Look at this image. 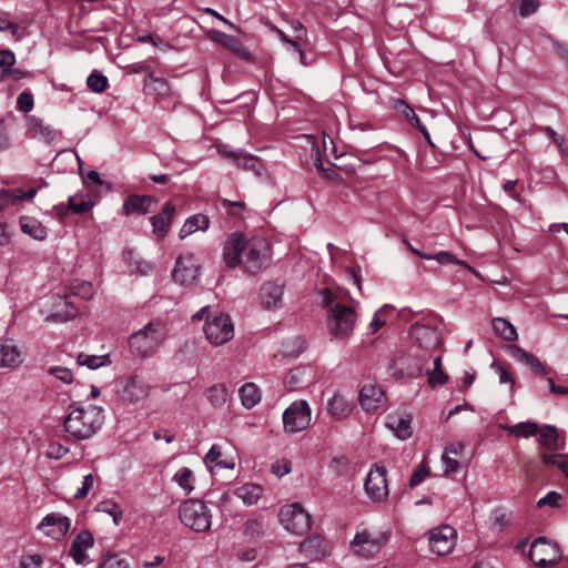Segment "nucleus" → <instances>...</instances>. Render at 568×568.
<instances>
[{
  "label": "nucleus",
  "instance_id": "nucleus-1",
  "mask_svg": "<svg viewBox=\"0 0 568 568\" xmlns=\"http://www.w3.org/2000/svg\"><path fill=\"white\" fill-rule=\"evenodd\" d=\"M321 305L326 310V326L335 339L348 338L355 329L357 302L347 291L323 288L320 291Z\"/></svg>",
  "mask_w": 568,
  "mask_h": 568
},
{
  "label": "nucleus",
  "instance_id": "nucleus-2",
  "mask_svg": "<svg viewBox=\"0 0 568 568\" xmlns=\"http://www.w3.org/2000/svg\"><path fill=\"white\" fill-rule=\"evenodd\" d=\"M104 419V410L100 406H70L63 427L73 439L87 440L102 428Z\"/></svg>",
  "mask_w": 568,
  "mask_h": 568
},
{
  "label": "nucleus",
  "instance_id": "nucleus-3",
  "mask_svg": "<svg viewBox=\"0 0 568 568\" xmlns=\"http://www.w3.org/2000/svg\"><path fill=\"white\" fill-rule=\"evenodd\" d=\"M209 306H203L192 316V321L205 318L203 332L213 346H221L234 337V325L231 317L224 313H209Z\"/></svg>",
  "mask_w": 568,
  "mask_h": 568
},
{
  "label": "nucleus",
  "instance_id": "nucleus-4",
  "mask_svg": "<svg viewBox=\"0 0 568 568\" xmlns=\"http://www.w3.org/2000/svg\"><path fill=\"white\" fill-rule=\"evenodd\" d=\"M41 314L48 323H64L77 317L79 306L67 290L59 288L42 300Z\"/></svg>",
  "mask_w": 568,
  "mask_h": 568
},
{
  "label": "nucleus",
  "instance_id": "nucleus-5",
  "mask_svg": "<svg viewBox=\"0 0 568 568\" xmlns=\"http://www.w3.org/2000/svg\"><path fill=\"white\" fill-rule=\"evenodd\" d=\"M166 332L160 322H150L129 338L131 352L140 357L152 355L165 339Z\"/></svg>",
  "mask_w": 568,
  "mask_h": 568
},
{
  "label": "nucleus",
  "instance_id": "nucleus-6",
  "mask_svg": "<svg viewBox=\"0 0 568 568\" xmlns=\"http://www.w3.org/2000/svg\"><path fill=\"white\" fill-rule=\"evenodd\" d=\"M409 334L414 345L423 352V354H415L422 361L432 358V353L442 345V334L436 318L430 320L429 323H415L412 325Z\"/></svg>",
  "mask_w": 568,
  "mask_h": 568
},
{
  "label": "nucleus",
  "instance_id": "nucleus-7",
  "mask_svg": "<svg viewBox=\"0 0 568 568\" xmlns=\"http://www.w3.org/2000/svg\"><path fill=\"white\" fill-rule=\"evenodd\" d=\"M180 520L194 531L203 532L211 527V514L199 499H187L180 506Z\"/></svg>",
  "mask_w": 568,
  "mask_h": 568
},
{
  "label": "nucleus",
  "instance_id": "nucleus-8",
  "mask_svg": "<svg viewBox=\"0 0 568 568\" xmlns=\"http://www.w3.org/2000/svg\"><path fill=\"white\" fill-rule=\"evenodd\" d=\"M312 420V410L306 400L293 402L283 413V428L287 434L306 429Z\"/></svg>",
  "mask_w": 568,
  "mask_h": 568
},
{
  "label": "nucleus",
  "instance_id": "nucleus-9",
  "mask_svg": "<svg viewBox=\"0 0 568 568\" xmlns=\"http://www.w3.org/2000/svg\"><path fill=\"white\" fill-rule=\"evenodd\" d=\"M278 517L283 527L292 534L304 535L311 529V516L298 503L283 507Z\"/></svg>",
  "mask_w": 568,
  "mask_h": 568
},
{
  "label": "nucleus",
  "instance_id": "nucleus-10",
  "mask_svg": "<svg viewBox=\"0 0 568 568\" xmlns=\"http://www.w3.org/2000/svg\"><path fill=\"white\" fill-rule=\"evenodd\" d=\"M429 551L437 556L449 555L457 542V531L449 525H440L427 532Z\"/></svg>",
  "mask_w": 568,
  "mask_h": 568
},
{
  "label": "nucleus",
  "instance_id": "nucleus-11",
  "mask_svg": "<svg viewBox=\"0 0 568 568\" xmlns=\"http://www.w3.org/2000/svg\"><path fill=\"white\" fill-rule=\"evenodd\" d=\"M386 476V468L379 464H374L368 471L364 488L372 501L381 503L387 499L389 489Z\"/></svg>",
  "mask_w": 568,
  "mask_h": 568
},
{
  "label": "nucleus",
  "instance_id": "nucleus-12",
  "mask_svg": "<svg viewBox=\"0 0 568 568\" xmlns=\"http://www.w3.org/2000/svg\"><path fill=\"white\" fill-rule=\"evenodd\" d=\"M267 252L268 245L263 239L247 240L241 264L247 272L256 273L264 266Z\"/></svg>",
  "mask_w": 568,
  "mask_h": 568
},
{
  "label": "nucleus",
  "instance_id": "nucleus-13",
  "mask_svg": "<svg viewBox=\"0 0 568 568\" xmlns=\"http://www.w3.org/2000/svg\"><path fill=\"white\" fill-rule=\"evenodd\" d=\"M560 556L558 546L544 537L537 538L530 546L529 557L539 567L555 564Z\"/></svg>",
  "mask_w": 568,
  "mask_h": 568
},
{
  "label": "nucleus",
  "instance_id": "nucleus-14",
  "mask_svg": "<svg viewBox=\"0 0 568 568\" xmlns=\"http://www.w3.org/2000/svg\"><path fill=\"white\" fill-rule=\"evenodd\" d=\"M71 527V521L68 517L60 513L48 514L37 526L45 537L53 540H61L65 537Z\"/></svg>",
  "mask_w": 568,
  "mask_h": 568
},
{
  "label": "nucleus",
  "instance_id": "nucleus-15",
  "mask_svg": "<svg viewBox=\"0 0 568 568\" xmlns=\"http://www.w3.org/2000/svg\"><path fill=\"white\" fill-rule=\"evenodd\" d=\"M199 275V265L192 254L180 256L172 271V277L182 285L192 284Z\"/></svg>",
  "mask_w": 568,
  "mask_h": 568
},
{
  "label": "nucleus",
  "instance_id": "nucleus-16",
  "mask_svg": "<svg viewBox=\"0 0 568 568\" xmlns=\"http://www.w3.org/2000/svg\"><path fill=\"white\" fill-rule=\"evenodd\" d=\"M246 241V237L241 233H233L226 240L223 247V260L229 267L234 268L241 264Z\"/></svg>",
  "mask_w": 568,
  "mask_h": 568
},
{
  "label": "nucleus",
  "instance_id": "nucleus-17",
  "mask_svg": "<svg viewBox=\"0 0 568 568\" xmlns=\"http://www.w3.org/2000/svg\"><path fill=\"white\" fill-rule=\"evenodd\" d=\"M359 405L367 413L384 409L386 397L383 389L376 384L364 385L359 392Z\"/></svg>",
  "mask_w": 568,
  "mask_h": 568
},
{
  "label": "nucleus",
  "instance_id": "nucleus-18",
  "mask_svg": "<svg viewBox=\"0 0 568 568\" xmlns=\"http://www.w3.org/2000/svg\"><path fill=\"white\" fill-rule=\"evenodd\" d=\"M352 550L364 558L378 554L383 547L382 540L366 530L357 532L351 542Z\"/></svg>",
  "mask_w": 568,
  "mask_h": 568
},
{
  "label": "nucleus",
  "instance_id": "nucleus-19",
  "mask_svg": "<svg viewBox=\"0 0 568 568\" xmlns=\"http://www.w3.org/2000/svg\"><path fill=\"white\" fill-rule=\"evenodd\" d=\"M206 37L214 43L221 44L236 55L251 60V53L244 48L242 42L234 36L226 34L222 31L212 29L206 32Z\"/></svg>",
  "mask_w": 568,
  "mask_h": 568
},
{
  "label": "nucleus",
  "instance_id": "nucleus-20",
  "mask_svg": "<svg viewBox=\"0 0 568 568\" xmlns=\"http://www.w3.org/2000/svg\"><path fill=\"white\" fill-rule=\"evenodd\" d=\"M386 426L402 440L412 436V416L407 413L395 412L388 414Z\"/></svg>",
  "mask_w": 568,
  "mask_h": 568
},
{
  "label": "nucleus",
  "instance_id": "nucleus-21",
  "mask_svg": "<svg viewBox=\"0 0 568 568\" xmlns=\"http://www.w3.org/2000/svg\"><path fill=\"white\" fill-rule=\"evenodd\" d=\"M150 386L138 377H130L122 392L121 398L130 404H136L149 396Z\"/></svg>",
  "mask_w": 568,
  "mask_h": 568
},
{
  "label": "nucleus",
  "instance_id": "nucleus-22",
  "mask_svg": "<svg viewBox=\"0 0 568 568\" xmlns=\"http://www.w3.org/2000/svg\"><path fill=\"white\" fill-rule=\"evenodd\" d=\"M175 214V207L171 203H166L162 211L152 216L151 224H152V232L159 240H163L170 227L173 220V216Z\"/></svg>",
  "mask_w": 568,
  "mask_h": 568
},
{
  "label": "nucleus",
  "instance_id": "nucleus-23",
  "mask_svg": "<svg viewBox=\"0 0 568 568\" xmlns=\"http://www.w3.org/2000/svg\"><path fill=\"white\" fill-rule=\"evenodd\" d=\"M155 203V199L150 195H129L123 203V214L126 216L131 214L144 215L151 212Z\"/></svg>",
  "mask_w": 568,
  "mask_h": 568
},
{
  "label": "nucleus",
  "instance_id": "nucleus-24",
  "mask_svg": "<svg viewBox=\"0 0 568 568\" xmlns=\"http://www.w3.org/2000/svg\"><path fill=\"white\" fill-rule=\"evenodd\" d=\"M94 545V538L88 530H82L72 540L69 554L77 564H83L87 560V550Z\"/></svg>",
  "mask_w": 568,
  "mask_h": 568
},
{
  "label": "nucleus",
  "instance_id": "nucleus-25",
  "mask_svg": "<svg viewBox=\"0 0 568 568\" xmlns=\"http://www.w3.org/2000/svg\"><path fill=\"white\" fill-rule=\"evenodd\" d=\"M27 131L31 138L38 139L44 143L52 142L57 135L55 130L51 125L45 124L43 120L34 115L28 116Z\"/></svg>",
  "mask_w": 568,
  "mask_h": 568
},
{
  "label": "nucleus",
  "instance_id": "nucleus-26",
  "mask_svg": "<svg viewBox=\"0 0 568 568\" xmlns=\"http://www.w3.org/2000/svg\"><path fill=\"white\" fill-rule=\"evenodd\" d=\"M283 285L275 282H267L261 288L262 305L267 308H277L282 305Z\"/></svg>",
  "mask_w": 568,
  "mask_h": 568
},
{
  "label": "nucleus",
  "instance_id": "nucleus-27",
  "mask_svg": "<svg viewBox=\"0 0 568 568\" xmlns=\"http://www.w3.org/2000/svg\"><path fill=\"white\" fill-rule=\"evenodd\" d=\"M22 363L21 351L12 339L0 341V367H16Z\"/></svg>",
  "mask_w": 568,
  "mask_h": 568
},
{
  "label": "nucleus",
  "instance_id": "nucleus-28",
  "mask_svg": "<svg viewBox=\"0 0 568 568\" xmlns=\"http://www.w3.org/2000/svg\"><path fill=\"white\" fill-rule=\"evenodd\" d=\"M219 152L224 156L233 160L239 168L247 171L260 172L262 164L258 158L244 152H227L225 146L220 148Z\"/></svg>",
  "mask_w": 568,
  "mask_h": 568
},
{
  "label": "nucleus",
  "instance_id": "nucleus-29",
  "mask_svg": "<svg viewBox=\"0 0 568 568\" xmlns=\"http://www.w3.org/2000/svg\"><path fill=\"white\" fill-rule=\"evenodd\" d=\"M510 355L518 362L527 365L536 374H547L546 366L531 353L526 352L517 345L509 347Z\"/></svg>",
  "mask_w": 568,
  "mask_h": 568
},
{
  "label": "nucleus",
  "instance_id": "nucleus-30",
  "mask_svg": "<svg viewBox=\"0 0 568 568\" xmlns=\"http://www.w3.org/2000/svg\"><path fill=\"white\" fill-rule=\"evenodd\" d=\"M409 250L413 254L422 257V258H425V260H435L437 261L439 264H456V265H460V266H464L465 268H467L468 271L470 272H475L474 267H471L470 265H468L465 261H462L459 258H457L453 253L450 252H447V251H442V252H438V253H435V254H427V253H424L413 246L409 245Z\"/></svg>",
  "mask_w": 568,
  "mask_h": 568
},
{
  "label": "nucleus",
  "instance_id": "nucleus-31",
  "mask_svg": "<svg viewBox=\"0 0 568 568\" xmlns=\"http://www.w3.org/2000/svg\"><path fill=\"white\" fill-rule=\"evenodd\" d=\"M432 358H433V368L432 369L428 366L425 367V365L428 362V359H427V361H423V364L418 367V371L419 372H422L423 369L426 371V373L428 374V384L432 387L442 386L447 381V375L442 369V356L436 355Z\"/></svg>",
  "mask_w": 568,
  "mask_h": 568
},
{
  "label": "nucleus",
  "instance_id": "nucleus-32",
  "mask_svg": "<svg viewBox=\"0 0 568 568\" xmlns=\"http://www.w3.org/2000/svg\"><path fill=\"white\" fill-rule=\"evenodd\" d=\"M21 231L37 241H43L48 236L47 227L34 217H20Z\"/></svg>",
  "mask_w": 568,
  "mask_h": 568
},
{
  "label": "nucleus",
  "instance_id": "nucleus-33",
  "mask_svg": "<svg viewBox=\"0 0 568 568\" xmlns=\"http://www.w3.org/2000/svg\"><path fill=\"white\" fill-rule=\"evenodd\" d=\"M37 192L38 190L36 187H31L27 192H24L22 189H1L0 200L3 202L4 206L16 205L19 202L32 200L36 196Z\"/></svg>",
  "mask_w": 568,
  "mask_h": 568
},
{
  "label": "nucleus",
  "instance_id": "nucleus-34",
  "mask_svg": "<svg viewBox=\"0 0 568 568\" xmlns=\"http://www.w3.org/2000/svg\"><path fill=\"white\" fill-rule=\"evenodd\" d=\"M353 406L339 395L333 396L327 403L328 414L337 420L346 418L352 413Z\"/></svg>",
  "mask_w": 568,
  "mask_h": 568
},
{
  "label": "nucleus",
  "instance_id": "nucleus-35",
  "mask_svg": "<svg viewBox=\"0 0 568 568\" xmlns=\"http://www.w3.org/2000/svg\"><path fill=\"white\" fill-rule=\"evenodd\" d=\"M263 495V488L260 485L247 483L236 488L235 496L246 506H252L258 501Z\"/></svg>",
  "mask_w": 568,
  "mask_h": 568
},
{
  "label": "nucleus",
  "instance_id": "nucleus-36",
  "mask_svg": "<svg viewBox=\"0 0 568 568\" xmlns=\"http://www.w3.org/2000/svg\"><path fill=\"white\" fill-rule=\"evenodd\" d=\"M539 444L548 450H556L561 447L559 435L554 426L544 425L537 433Z\"/></svg>",
  "mask_w": 568,
  "mask_h": 568
},
{
  "label": "nucleus",
  "instance_id": "nucleus-37",
  "mask_svg": "<svg viewBox=\"0 0 568 568\" xmlns=\"http://www.w3.org/2000/svg\"><path fill=\"white\" fill-rule=\"evenodd\" d=\"M210 224V220L204 214H195L190 216L182 229L180 230V237L184 239L187 235L196 232V231H205L207 230Z\"/></svg>",
  "mask_w": 568,
  "mask_h": 568
},
{
  "label": "nucleus",
  "instance_id": "nucleus-38",
  "mask_svg": "<svg viewBox=\"0 0 568 568\" xmlns=\"http://www.w3.org/2000/svg\"><path fill=\"white\" fill-rule=\"evenodd\" d=\"M172 480L184 491L190 495L194 490L195 476L189 467H181L174 474Z\"/></svg>",
  "mask_w": 568,
  "mask_h": 568
},
{
  "label": "nucleus",
  "instance_id": "nucleus-39",
  "mask_svg": "<svg viewBox=\"0 0 568 568\" xmlns=\"http://www.w3.org/2000/svg\"><path fill=\"white\" fill-rule=\"evenodd\" d=\"M71 295V298L75 301L77 297L82 300H90L94 292L91 283L87 281L75 280L70 283L68 287H63Z\"/></svg>",
  "mask_w": 568,
  "mask_h": 568
},
{
  "label": "nucleus",
  "instance_id": "nucleus-40",
  "mask_svg": "<svg viewBox=\"0 0 568 568\" xmlns=\"http://www.w3.org/2000/svg\"><path fill=\"white\" fill-rule=\"evenodd\" d=\"M509 435H515L517 437L528 438L531 436H537L539 432V426L534 422H521L516 425L510 426H501Z\"/></svg>",
  "mask_w": 568,
  "mask_h": 568
},
{
  "label": "nucleus",
  "instance_id": "nucleus-41",
  "mask_svg": "<svg viewBox=\"0 0 568 568\" xmlns=\"http://www.w3.org/2000/svg\"><path fill=\"white\" fill-rule=\"evenodd\" d=\"M240 397L242 405L245 408H252L261 400V393L257 388V386L253 383H246L244 384L240 390Z\"/></svg>",
  "mask_w": 568,
  "mask_h": 568
},
{
  "label": "nucleus",
  "instance_id": "nucleus-42",
  "mask_svg": "<svg viewBox=\"0 0 568 568\" xmlns=\"http://www.w3.org/2000/svg\"><path fill=\"white\" fill-rule=\"evenodd\" d=\"M494 332L505 341H516L518 337L516 328L505 318L496 317L491 322Z\"/></svg>",
  "mask_w": 568,
  "mask_h": 568
},
{
  "label": "nucleus",
  "instance_id": "nucleus-43",
  "mask_svg": "<svg viewBox=\"0 0 568 568\" xmlns=\"http://www.w3.org/2000/svg\"><path fill=\"white\" fill-rule=\"evenodd\" d=\"M93 205L88 194L77 193L68 199V210L75 214L88 212Z\"/></svg>",
  "mask_w": 568,
  "mask_h": 568
},
{
  "label": "nucleus",
  "instance_id": "nucleus-44",
  "mask_svg": "<svg viewBox=\"0 0 568 568\" xmlns=\"http://www.w3.org/2000/svg\"><path fill=\"white\" fill-rule=\"evenodd\" d=\"M145 90L149 94H154L158 98H164L170 94V85L162 78L150 77L145 82Z\"/></svg>",
  "mask_w": 568,
  "mask_h": 568
},
{
  "label": "nucleus",
  "instance_id": "nucleus-45",
  "mask_svg": "<svg viewBox=\"0 0 568 568\" xmlns=\"http://www.w3.org/2000/svg\"><path fill=\"white\" fill-rule=\"evenodd\" d=\"M227 388L224 384H215L206 390V397L214 407L224 405L227 400Z\"/></svg>",
  "mask_w": 568,
  "mask_h": 568
},
{
  "label": "nucleus",
  "instance_id": "nucleus-46",
  "mask_svg": "<svg viewBox=\"0 0 568 568\" xmlns=\"http://www.w3.org/2000/svg\"><path fill=\"white\" fill-rule=\"evenodd\" d=\"M77 363L80 366H85L89 369H98L102 366H105L110 363L109 357L106 355L98 356V355H90L85 353H80L77 356Z\"/></svg>",
  "mask_w": 568,
  "mask_h": 568
},
{
  "label": "nucleus",
  "instance_id": "nucleus-47",
  "mask_svg": "<svg viewBox=\"0 0 568 568\" xmlns=\"http://www.w3.org/2000/svg\"><path fill=\"white\" fill-rule=\"evenodd\" d=\"M306 371L303 368L291 369L284 377V385L288 390H295L303 387L305 383Z\"/></svg>",
  "mask_w": 568,
  "mask_h": 568
},
{
  "label": "nucleus",
  "instance_id": "nucleus-48",
  "mask_svg": "<svg viewBox=\"0 0 568 568\" xmlns=\"http://www.w3.org/2000/svg\"><path fill=\"white\" fill-rule=\"evenodd\" d=\"M95 510L99 513H103L110 515L113 519V523L118 526L122 519V509L121 507L113 500L108 499L100 501Z\"/></svg>",
  "mask_w": 568,
  "mask_h": 568
},
{
  "label": "nucleus",
  "instance_id": "nucleus-49",
  "mask_svg": "<svg viewBox=\"0 0 568 568\" xmlns=\"http://www.w3.org/2000/svg\"><path fill=\"white\" fill-rule=\"evenodd\" d=\"M221 458V448L217 445H213L209 453L204 457V462L212 469L217 468H233V464H226L220 460Z\"/></svg>",
  "mask_w": 568,
  "mask_h": 568
},
{
  "label": "nucleus",
  "instance_id": "nucleus-50",
  "mask_svg": "<svg viewBox=\"0 0 568 568\" xmlns=\"http://www.w3.org/2000/svg\"><path fill=\"white\" fill-rule=\"evenodd\" d=\"M541 459L547 466H556L568 477V456L559 454H544Z\"/></svg>",
  "mask_w": 568,
  "mask_h": 568
},
{
  "label": "nucleus",
  "instance_id": "nucleus-51",
  "mask_svg": "<svg viewBox=\"0 0 568 568\" xmlns=\"http://www.w3.org/2000/svg\"><path fill=\"white\" fill-rule=\"evenodd\" d=\"M87 84L91 91L101 93L108 88V78L100 72L93 71L87 79Z\"/></svg>",
  "mask_w": 568,
  "mask_h": 568
},
{
  "label": "nucleus",
  "instance_id": "nucleus-52",
  "mask_svg": "<svg viewBox=\"0 0 568 568\" xmlns=\"http://www.w3.org/2000/svg\"><path fill=\"white\" fill-rule=\"evenodd\" d=\"M322 542L323 540L320 537L313 536L304 539L300 545V549L310 556H317L318 551L316 548H320Z\"/></svg>",
  "mask_w": 568,
  "mask_h": 568
},
{
  "label": "nucleus",
  "instance_id": "nucleus-53",
  "mask_svg": "<svg viewBox=\"0 0 568 568\" xmlns=\"http://www.w3.org/2000/svg\"><path fill=\"white\" fill-rule=\"evenodd\" d=\"M48 373L64 384H71L74 378L72 371L63 366L50 367Z\"/></svg>",
  "mask_w": 568,
  "mask_h": 568
},
{
  "label": "nucleus",
  "instance_id": "nucleus-54",
  "mask_svg": "<svg viewBox=\"0 0 568 568\" xmlns=\"http://www.w3.org/2000/svg\"><path fill=\"white\" fill-rule=\"evenodd\" d=\"M34 100L30 92L23 91L17 98V108L22 112H30L33 109Z\"/></svg>",
  "mask_w": 568,
  "mask_h": 568
},
{
  "label": "nucleus",
  "instance_id": "nucleus-55",
  "mask_svg": "<svg viewBox=\"0 0 568 568\" xmlns=\"http://www.w3.org/2000/svg\"><path fill=\"white\" fill-rule=\"evenodd\" d=\"M69 452L68 447L59 442L52 440L48 445L47 456L52 459H60Z\"/></svg>",
  "mask_w": 568,
  "mask_h": 568
},
{
  "label": "nucleus",
  "instance_id": "nucleus-56",
  "mask_svg": "<svg viewBox=\"0 0 568 568\" xmlns=\"http://www.w3.org/2000/svg\"><path fill=\"white\" fill-rule=\"evenodd\" d=\"M491 367L497 371V373L499 375V383L500 384L509 383L510 388L513 389L514 385H515V378L511 375V373L504 365H501L499 362H496V361L493 362Z\"/></svg>",
  "mask_w": 568,
  "mask_h": 568
},
{
  "label": "nucleus",
  "instance_id": "nucleus-57",
  "mask_svg": "<svg viewBox=\"0 0 568 568\" xmlns=\"http://www.w3.org/2000/svg\"><path fill=\"white\" fill-rule=\"evenodd\" d=\"M94 486V477L92 474H88L83 477L82 485L79 487L74 494V498L77 499H83L88 496L90 490Z\"/></svg>",
  "mask_w": 568,
  "mask_h": 568
},
{
  "label": "nucleus",
  "instance_id": "nucleus-58",
  "mask_svg": "<svg viewBox=\"0 0 568 568\" xmlns=\"http://www.w3.org/2000/svg\"><path fill=\"white\" fill-rule=\"evenodd\" d=\"M271 469L275 476L283 477L291 471L292 464L286 458L277 459L272 464Z\"/></svg>",
  "mask_w": 568,
  "mask_h": 568
},
{
  "label": "nucleus",
  "instance_id": "nucleus-59",
  "mask_svg": "<svg viewBox=\"0 0 568 568\" xmlns=\"http://www.w3.org/2000/svg\"><path fill=\"white\" fill-rule=\"evenodd\" d=\"M429 470L425 462H423L413 473L409 479V486L415 487L419 485L428 476Z\"/></svg>",
  "mask_w": 568,
  "mask_h": 568
},
{
  "label": "nucleus",
  "instance_id": "nucleus-60",
  "mask_svg": "<svg viewBox=\"0 0 568 568\" xmlns=\"http://www.w3.org/2000/svg\"><path fill=\"white\" fill-rule=\"evenodd\" d=\"M28 77V72L27 71H23L21 69H17V68H12L10 67L9 69H3L0 73V79L1 80H4V79H12L14 81H19L21 79H24Z\"/></svg>",
  "mask_w": 568,
  "mask_h": 568
},
{
  "label": "nucleus",
  "instance_id": "nucleus-61",
  "mask_svg": "<svg viewBox=\"0 0 568 568\" xmlns=\"http://www.w3.org/2000/svg\"><path fill=\"white\" fill-rule=\"evenodd\" d=\"M561 499V495L557 491H550L545 497L540 498L537 503L538 507L550 506L557 507L559 506V501Z\"/></svg>",
  "mask_w": 568,
  "mask_h": 568
},
{
  "label": "nucleus",
  "instance_id": "nucleus-62",
  "mask_svg": "<svg viewBox=\"0 0 568 568\" xmlns=\"http://www.w3.org/2000/svg\"><path fill=\"white\" fill-rule=\"evenodd\" d=\"M442 462L445 466L446 475L456 473L459 469V462L456 458L450 457L447 453H443Z\"/></svg>",
  "mask_w": 568,
  "mask_h": 568
},
{
  "label": "nucleus",
  "instance_id": "nucleus-63",
  "mask_svg": "<svg viewBox=\"0 0 568 568\" xmlns=\"http://www.w3.org/2000/svg\"><path fill=\"white\" fill-rule=\"evenodd\" d=\"M539 0H521L519 13L521 17H528L537 11Z\"/></svg>",
  "mask_w": 568,
  "mask_h": 568
},
{
  "label": "nucleus",
  "instance_id": "nucleus-64",
  "mask_svg": "<svg viewBox=\"0 0 568 568\" xmlns=\"http://www.w3.org/2000/svg\"><path fill=\"white\" fill-rule=\"evenodd\" d=\"M100 568H129V566L125 560L110 556L101 562Z\"/></svg>",
  "mask_w": 568,
  "mask_h": 568
}]
</instances>
